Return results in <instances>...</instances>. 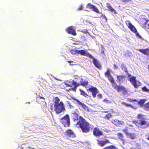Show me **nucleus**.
I'll use <instances>...</instances> for the list:
<instances>
[{"mask_svg": "<svg viewBox=\"0 0 149 149\" xmlns=\"http://www.w3.org/2000/svg\"><path fill=\"white\" fill-rule=\"evenodd\" d=\"M98 98L99 99L101 98L102 97V95L101 94H99L98 95Z\"/></svg>", "mask_w": 149, "mask_h": 149, "instance_id": "obj_39", "label": "nucleus"}, {"mask_svg": "<svg viewBox=\"0 0 149 149\" xmlns=\"http://www.w3.org/2000/svg\"><path fill=\"white\" fill-rule=\"evenodd\" d=\"M144 109L146 111L149 110V102H148L144 104L143 106Z\"/></svg>", "mask_w": 149, "mask_h": 149, "instance_id": "obj_27", "label": "nucleus"}, {"mask_svg": "<svg viewBox=\"0 0 149 149\" xmlns=\"http://www.w3.org/2000/svg\"><path fill=\"white\" fill-rule=\"evenodd\" d=\"M117 135L119 139L123 141L124 140V136L122 133H118L117 134Z\"/></svg>", "mask_w": 149, "mask_h": 149, "instance_id": "obj_29", "label": "nucleus"}, {"mask_svg": "<svg viewBox=\"0 0 149 149\" xmlns=\"http://www.w3.org/2000/svg\"><path fill=\"white\" fill-rule=\"evenodd\" d=\"M128 137L132 139H134L136 137V135L134 133H130L127 136Z\"/></svg>", "mask_w": 149, "mask_h": 149, "instance_id": "obj_26", "label": "nucleus"}, {"mask_svg": "<svg viewBox=\"0 0 149 149\" xmlns=\"http://www.w3.org/2000/svg\"><path fill=\"white\" fill-rule=\"evenodd\" d=\"M127 77L129 78L128 80L130 81L135 88H137L140 86L141 83L138 82L139 84H137V81L136 79V77L132 76L129 73L127 74Z\"/></svg>", "mask_w": 149, "mask_h": 149, "instance_id": "obj_4", "label": "nucleus"}, {"mask_svg": "<svg viewBox=\"0 0 149 149\" xmlns=\"http://www.w3.org/2000/svg\"><path fill=\"white\" fill-rule=\"evenodd\" d=\"M97 145L99 146L102 147L106 145L107 144H112L110 142L109 140L106 139L104 140H100L97 139Z\"/></svg>", "mask_w": 149, "mask_h": 149, "instance_id": "obj_8", "label": "nucleus"}, {"mask_svg": "<svg viewBox=\"0 0 149 149\" xmlns=\"http://www.w3.org/2000/svg\"><path fill=\"white\" fill-rule=\"evenodd\" d=\"M147 69L149 72V64L147 66Z\"/></svg>", "mask_w": 149, "mask_h": 149, "instance_id": "obj_46", "label": "nucleus"}, {"mask_svg": "<svg viewBox=\"0 0 149 149\" xmlns=\"http://www.w3.org/2000/svg\"><path fill=\"white\" fill-rule=\"evenodd\" d=\"M123 131L124 132L126 135V136H127L128 135V134L129 133L128 132V130L127 128H126L124 129L123 130Z\"/></svg>", "mask_w": 149, "mask_h": 149, "instance_id": "obj_35", "label": "nucleus"}, {"mask_svg": "<svg viewBox=\"0 0 149 149\" xmlns=\"http://www.w3.org/2000/svg\"><path fill=\"white\" fill-rule=\"evenodd\" d=\"M122 103H123V104H124L127 107H132V108L133 107V106L131 105L130 104H127V103H126L125 102H123Z\"/></svg>", "mask_w": 149, "mask_h": 149, "instance_id": "obj_36", "label": "nucleus"}, {"mask_svg": "<svg viewBox=\"0 0 149 149\" xmlns=\"http://www.w3.org/2000/svg\"><path fill=\"white\" fill-rule=\"evenodd\" d=\"M74 100L77 102L78 104L79 105H81L85 111H89V110L88 107L86 104L80 102L79 100L77 99H74Z\"/></svg>", "mask_w": 149, "mask_h": 149, "instance_id": "obj_14", "label": "nucleus"}, {"mask_svg": "<svg viewBox=\"0 0 149 149\" xmlns=\"http://www.w3.org/2000/svg\"><path fill=\"white\" fill-rule=\"evenodd\" d=\"M112 84L113 88L118 92H121L123 94L127 93V91L125 88L123 86L117 85L115 81H114V83H112Z\"/></svg>", "mask_w": 149, "mask_h": 149, "instance_id": "obj_6", "label": "nucleus"}, {"mask_svg": "<svg viewBox=\"0 0 149 149\" xmlns=\"http://www.w3.org/2000/svg\"><path fill=\"white\" fill-rule=\"evenodd\" d=\"M71 83L72 85L74 86V87L72 88V90L73 91H75L77 87L79 86V83H77V82L74 80H72Z\"/></svg>", "mask_w": 149, "mask_h": 149, "instance_id": "obj_21", "label": "nucleus"}, {"mask_svg": "<svg viewBox=\"0 0 149 149\" xmlns=\"http://www.w3.org/2000/svg\"><path fill=\"white\" fill-rule=\"evenodd\" d=\"M88 84V82L87 81H83V79L82 78L81 79L80 83H79V86L81 85L83 86H87Z\"/></svg>", "mask_w": 149, "mask_h": 149, "instance_id": "obj_23", "label": "nucleus"}, {"mask_svg": "<svg viewBox=\"0 0 149 149\" xmlns=\"http://www.w3.org/2000/svg\"><path fill=\"white\" fill-rule=\"evenodd\" d=\"M121 68L123 70L128 73V71H127V68L125 65H122L121 67Z\"/></svg>", "mask_w": 149, "mask_h": 149, "instance_id": "obj_34", "label": "nucleus"}, {"mask_svg": "<svg viewBox=\"0 0 149 149\" xmlns=\"http://www.w3.org/2000/svg\"><path fill=\"white\" fill-rule=\"evenodd\" d=\"M93 134L94 136L96 137H100L103 135L102 132L97 127H95L93 128Z\"/></svg>", "mask_w": 149, "mask_h": 149, "instance_id": "obj_9", "label": "nucleus"}, {"mask_svg": "<svg viewBox=\"0 0 149 149\" xmlns=\"http://www.w3.org/2000/svg\"><path fill=\"white\" fill-rule=\"evenodd\" d=\"M112 115L111 114V113H108L104 116V118L106 119L109 120L112 117Z\"/></svg>", "mask_w": 149, "mask_h": 149, "instance_id": "obj_28", "label": "nucleus"}, {"mask_svg": "<svg viewBox=\"0 0 149 149\" xmlns=\"http://www.w3.org/2000/svg\"><path fill=\"white\" fill-rule=\"evenodd\" d=\"M65 136L69 137H74L75 136L74 133L72 130L70 129H68L65 132Z\"/></svg>", "mask_w": 149, "mask_h": 149, "instance_id": "obj_15", "label": "nucleus"}, {"mask_svg": "<svg viewBox=\"0 0 149 149\" xmlns=\"http://www.w3.org/2000/svg\"><path fill=\"white\" fill-rule=\"evenodd\" d=\"M147 139L149 141V133L148 134V135H147Z\"/></svg>", "mask_w": 149, "mask_h": 149, "instance_id": "obj_43", "label": "nucleus"}, {"mask_svg": "<svg viewBox=\"0 0 149 149\" xmlns=\"http://www.w3.org/2000/svg\"><path fill=\"white\" fill-rule=\"evenodd\" d=\"M77 49L74 50L72 49L70 50V52L73 55H76L77 54Z\"/></svg>", "mask_w": 149, "mask_h": 149, "instance_id": "obj_33", "label": "nucleus"}, {"mask_svg": "<svg viewBox=\"0 0 149 149\" xmlns=\"http://www.w3.org/2000/svg\"><path fill=\"white\" fill-rule=\"evenodd\" d=\"M86 8L91 9L93 11L97 13H100V12L96 7L91 3H88L86 6Z\"/></svg>", "mask_w": 149, "mask_h": 149, "instance_id": "obj_12", "label": "nucleus"}, {"mask_svg": "<svg viewBox=\"0 0 149 149\" xmlns=\"http://www.w3.org/2000/svg\"><path fill=\"white\" fill-rule=\"evenodd\" d=\"M148 85L149 86V84H148Z\"/></svg>", "mask_w": 149, "mask_h": 149, "instance_id": "obj_51", "label": "nucleus"}, {"mask_svg": "<svg viewBox=\"0 0 149 149\" xmlns=\"http://www.w3.org/2000/svg\"><path fill=\"white\" fill-rule=\"evenodd\" d=\"M64 84L68 87H72V86L71 85V82L70 81H66L64 82Z\"/></svg>", "mask_w": 149, "mask_h": 149, "instance_id": "obj_30", "label": "nucleus"}, {"mask_svg": "<svg viewBox=\"0 0 149 149\" xmlns=\"http://www.w3.org/2000/svg\"><path fill=\"white\" fill-rule=\"evenodd\" d=\"M122 2L127 3L131 1V0H121Z\"/></svg>", "mask_w": 149, "mask_h": 149, "instance_id": "obj_38", "label": "nucleus"}, {"mask_svg": "<svg viewBox=\"0 0 149 149\" xmlns=\"http://www.w3.org/2000/svg\"><path fill=\"white\" fill-rule=\"evenodd\" d=\"M144 116L142 114H139L137 115V118L139 119H141L139 121L136 120L133 121V122L139 128L144 129L149 126V122L147 123L144 117Z\"/></svg>", "mask_w": 149, "mask_h": 149, "instance_id": "obj_2", "label": "nucleus"}, {"mask_svg": "<svg viewBox=\"0 0 149 149\" xmlns=\"http://www.w3.org/2000/svg\"><path fill=\"white\" fill-rule=\"evenodd\" d=\"M125 76L123 75L117 76L118 81L119 83L123 82L125 80Z\"/></svg>", "mask_w": 149, "mask_h": 149, "instance_id": "obj_20", "label": "nucleus"}, {"mask_svg": "<svg viewBox=\"0 0 149 149\" xmlns=\"http://www.w3.org/2000/svg\"><path fill=\"white\" fill-rule=\"evenodd\" d=\"M143 20L145 21L144 24H143L142 23H141V24L143 26L146 25L147 23V21L145 19H144Z\"/></svg>", "mask_w": 149, "mask_h": 149, "instance_id": "obj_41", "label": "nucleus"}, {"mask_svg": "<svg viewBox=\"0 0 149 149\" xmlns=\"http://www.w3.org/2000/svg\"><path fill=\"white\" fill-rule=\"evenodd\" d=\"M88 90L92 93V95L94 98H95L96 96V94L98 93V90L96 87H92L89 88Z\"/></svg>", "mask_w": 149, "mask_h": 149, "instance_id": "obj_13", "label": "nucleus"}, {"mask_svg": "<svg viewBox=\"0 0 149 149\" xmlns=\"http://www.w3.org/2000/svg\"><path fill=\"white\" fill-rule=\"evenodd\" d=\"M129 101H130V102H137V100H136V99H134V100H133V99H130V100H129Z\"/></svg>", "mask_w": 149, "mask_h": 149, "instance_id": "obj_42", "label": "nucleus"}, {"mask_svg": "<svg viewBox=\"0 0 149 149\" xmlns=\"http://www.w3.org/2000/svg\"><path fill=\"white\" fill-rule=\"evenodd\" d=\"M148 29H149V23L148 24Z\"/></svg>", "mask_w": 149, "mask_h": 149, "instance_id": "obj_47", "label": "nucleus"}, {"mask_svg": "<svg viewBox=\"0 0 149 149\" xmlns=\"http://www.w3.org/2000/svg\"><path fill=\"white\" fill-rule=\"evenodd\" d=\"M73 44L74 45H78V43H77V42H74V43H73Z\"/></svg>", "mask_w": 149, "mask_h": 149, "instance_id": "obj_45", "label": "nucleus"}, {"mask_svg": "<svg viewBox=\"0 0 149 149\" xmlns=\"http://www.w3.org/2000/svg\"><path fill=\"white\" fill-rule=\"evenodd\" d=\"M91 58L93 59V63L95 66L98 69H101L102 66L99 61H98L96 59L93 57V56Z\"/></svg>", "mask_w": 149, "mask_h": 149, "instance_id": "obj_17", "label": "nucleus"}, {"mask_svg": "<svg viewBox=\"0 0 149 149\" xmlns=\"http://www.w3.org/2000/svg\"><path fill=\"white\" fill-rule=\"evenodd\" d=\"M102 149H118V148L115 146L113 145H111L109 146H107Z\"/></svg>", "mask_w": 149, "mask_h": 149, "instance_id": "obj_25", "label": "nucleus"}, {"mask_svg": "<svg viewBox=\"0 0 149 149\" xmlns=\"http://www.w3.org/2000/svg\"><path fill=\"white\" fill-rule=\"evenodd\" d=\"M111 123L116 126H119L122 125L124 123V122L117 119L113 120L111 121Z\"/></svg>", "mask_w": 149, "mask_h": 149, "instance_id": "obj_16", "label": "nucleus"}, {"mask_svg": "<svg viewBox=\"0 0 149 149\" xmlns=\"http://www.w3.org/2000/svg\"><path fill=\"white\" fill-rule=\"evenodd\" d=\"M142 91L143 92H149V89L146 86H144L142 87L141 88Z\"/></svg>", "mask_w": 149, "mask_h": 149, "instance_id": "obj_31", "label": "nucleus"}, {"mask_svg": "<svg viewBox=\"0 0 149 149\" xmlns=\"http://www.w3.org/2000/svg\"><path fill=\"white\" fill-rule=\"evenodd\" d=\"M100 17L102 19H106V20H107V18L104 15H103V14H102L101 15Z\"/></svg>", "mask_w": 149, "mask_h": 149, "instance_id": "obj_37", "label": "nucleus"}, {"mask_svg": "<svg viewBox=\"0 0 149 149\" xmlns=\"http://www.w3.org/2000/svg\"><path fill=\"white\" fill-rule=\"evenodd\" d=\"M107 7L108 9V10L111 12H113L115 14L117 13V12L113 8L109 3H107Z\"/></svg>", "mask_w": 149, "mask_h": 149, "instance_id": "obj_22", "label": "nucleus"}, {"mask_svg": "<svg viewBox=\"0 0 149 149\" xmlns=\"http://www.w3.org/2000/svg\"><path fill=\"white\" fill-rule=\"evenodd\" d=\"M39 97V99H43L44 100H45V99L43 97Z\"/></svg>", "mask_w": 149, "mask_h": 149, "instance_id": "obj_44", "label": "nucleus"}, {"mask_svg": "<svg viewBox=\"0 0 149 149\" xmlns=\"http://www.w3.org/2000/svg\"><path fill=\"white\" fill-rule=\"evenodd\" d=\"M77 54H80L81 55L86 56L90 58H92V56L88 52H87L85 50H77Z\"/></svg>", "mask_w": 149, "mask_h": 149, "instance_id": "obj_10", "label": "nucleus"}, {"mask_svg": "<svg viewBox=\"0 0 149 149\" xmlns=\"http://www.w3.org/2000/svg\"><path fill=\"white\" fill-rule=\"evenodd\" d=\"M67 32L69 34H71L73 36H75L76 35L75 31L73 29L72 27V26L68 28L67 29Z\"/></svg>", "mask_w": 149, "mask_h": 149, "instance_id": "obj_19", "label": "nucleus"}, {"mask_svg": "<svg viewBox=\"0 0 149 149\" xmlns=\"http://www.w3.org/2000/svg\"><path fill=\"white\" fill-rule=\"evenodd\" d=\"M146 101V99H141L138 102V103L141 107H142L144 106V104Z\"/></svg>", "mask_w": 149, "mask_h": 149, "instance_id": "obj_24", "label": "nucleus"}, {"mask_svg": "<svg viewBox=\"0 0 149 149\" xmlns=\"http://www.w3.org/2000/svg\"><path fill=\"white\" fill-rule=\"evenodd\" d=\"M125 23L130 29L132 32L135 33L136 36L139 38H141L142 37L137 32V30L135 27L133 26L129 20H126Z\"/></svg>", "mask_w": 149, "mask_h": 149, "instance_id": "obj_7", "label": "nucleus"}, {"mask_svg": "<svg viewBox=\"0 0 149 149\" xmlns=\"http://www.w3.org/2000/svg\"><path fill=\"white\" fill-rule=\"evenodd\" d=\"M54 100V110L57 113H59L65 109L63 104L62 102H60V99L58 97H55Z\"/></svg>", "mask_w": 149, "mask_h": 149, "instance_id": "obj_3", "label": "nucleus"}, {"mask_svg": "<svg viewBox=\"0 0 149 149\" xmlns=\"http://www.w3.org/2000/svg\"><path fill=\"white\" fill-rule=\"evenodd\" d=\"M77 78H76V77H75V79H77Z\"/></svg>", "mask_w": 149, "mask_h": 149, "instance_id": "obj_50", "label": "nucleus"}, {"mask_svg": "<svg viewBox=\"0 0 149 149\" xmlns=\"http://www.w3.org/2000/svg\"><path fill=\"white\" fill-rule=\"evenodd\" d=\"M60 122L64 125L65 127H69L70 126V122L69 115L66 114L60 119Z\"/></svg>", "mask_w": 149, "mask_h": 149, "instance_id": "obj_5", "label": "nucleus"}, {"mask_svg": "<svg viewBox=\"0 0 149 149\" xmlns=\"http://www.w3.org/2000/svg\"><path fill=\"white\" fill-rule=\"evenodd\" d=\"M68 62L69 63H70L71 62H72V61H68Z\"/></svg>", "mask_w": 149, "mask_h": 149, "instance_id": "obj_48", "label": "nucleus"}, {"mask_svg": "<svg viewBox=\"0 0 149 149\" xmlns=\"http://www.w3.org/2000/svg\"><path fill=\"white\" fill-rule=\"evenodd\" d=\"M71 118L74 121L79 120L76 124V126L78 128H80L83 132L87 133L90 131V124L86 120L81 116H79L77 113L76 112L71 113Z\"/></svg>", "mask_w": 149, "mask_h": 149, "instance_id": "obj_1", "label": "nucleus"}, {"mask_svg": "<svg viewBox=\"0 0 149 149\" xmlns=\"http://www.w3.org/2000/svg\"><path fill=\"white\" fill-rule=\"evenodd\" d=\"M79 91L81 92V94L84 97H87V96H88V95L86 94L85 92H84V91H83L81 89H80Z\"/></svg>", "mask_w": 149, "mask_h": 149, "instance_id": "obj_32", "label": "nucleus"}, {"mask_svg": "<svg viewBox=\"0 0 149 149\" xmlns=\"http://www.w3.org/2000/svg\"><path fill=\"white\" fill-rule=\"evenodd\" d=\"M137 50L144 55H146L147 56L149 55V48L139 49H137Z\"/></svg>", "mask_w": 149, "mask_h": 149, "instance_id": "obj_18", "label": "nucleus"}, {"mask_svg": "<svg viewBox=\"0 0 149 149\" xmlns=\"http://www.w3.org/2000/svg\"><path fill=\"white\" fill-rule=\"evenodd\" d=\"M83 10V7L82 6H81L78 8L79 10Z\"/></svg>", "mask_w": 149, "mask_h": 149, "instance_id": "obj_40", "label": "nucleus"}, {"mask_svg": "<svg viewBox=\"0 0 149 149\" xmlns=\"http://www.w3.org/2000/svg\"><path fill=\"white\" fill-rule=\"evenodd\" d=\"M104 74L105 76L108 78V80L111 84L112 83H114V81L113 79V78L110 74V70L107 69L106 72H105Z\"/></svg>", "mask_w": 149, "mask_h": 149, "instance_id": "obj_11", "label": "nucleus"}, {"mask_svg": "<svg viewBox=\"0 0 149 149\" xmlns=\"http://www.w3.org/2000/svg\"><path fill=\"white\" fill-rule=\"evenodd\" d=\"M108 112V111H104V112L105 113H107V112Z\"/></svg>", "mask_w": 149, "mask_h": 149, "instance_id": "obj_49", "label": "nucleus"}]
</instances>
